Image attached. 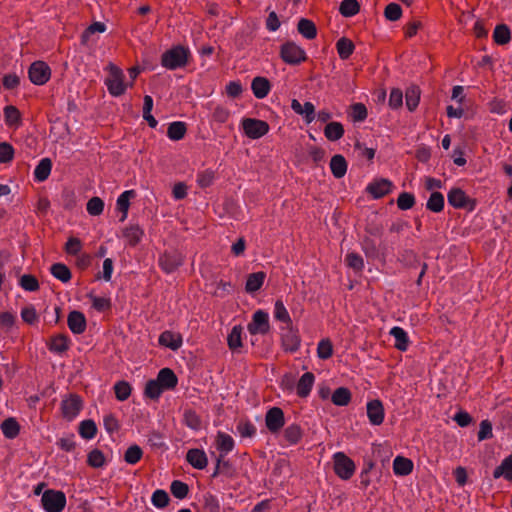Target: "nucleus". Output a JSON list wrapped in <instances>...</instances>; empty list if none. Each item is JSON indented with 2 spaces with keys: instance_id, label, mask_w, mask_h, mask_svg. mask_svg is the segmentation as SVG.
<instances>
[{
  "instance_id": "obj_34",
  "label": "nucleus",
  "mask_w": 512,
  "mask_h": 512,
  "mask_svg": "<svg viewBox=\"0 0 512 512\" xmlns=\"http://www.w3.org/2000/svg\"><path fill=\"white\" fill-rule=\"evenodd\" d=\"M2 433L6 438H15L20 431V425L14 418H7L1 424Z\"/></svg>"
},
{
  "instance_id": "obj_32",
  "label": "nucleus",
  "mask_w": 512,
  "mask_h": 512,
  "mask_svg": "<svg viewBox=\"0 0 512 512\" xmlns=\"http://www.w3.org/2000/svg\"><path fill=\"white\" fill-rule=\"evenodd\" d=\"M493 39L498 45H505L511 40V32L507 25L499 24L493 32Z\"/></svg>"
},
{
  "instance_id": "obj_52",
  "label": "nucleus",
  "mask_w": 512,
  "mask_h": 512,
  "mask_svg": "<svg viewBox=\"0 0 512 512\" xmlns=\"http://www.w3.org/2000/svg\"><path fill=\"white\" fill-rule=\"evenodd\" d=\"M184 422L189 428L193 430H199L201 427L200 416L192 409L185 410Z\"/></svg>"
},
{
  "instance_id": "obj_49",
  "label": "nucleus",
  "mask_w": 512,
  "mask_h": 512,
  "mask_svg": "<svg viewBox=\"0 0 512 512\" xmlns=\"http://www.w3.org/2000/svg\"><path fill=\"white\" fill-rule=\"evenodd\" d=\"M163 391L164 389L156 380H149L146 383L144 394L152 400H157Z\"/></svg>"
},
{
  "instance_id": "obj_59",
  "label": "nucleus",
  "mask_w": 512,
  "mask_h": 512,
  "mask_svg": "<svg viewBox=\"0 0 512 512\" xmlns=\"http://www.w3.org/2000/svg\"><path fill=\"white\" fill-rule=\"evenodd\" d=\"M415 204V197L412 193L402 192L397 199V206L401 210L411 209Z\"/></svg>"
},
{
  "instance_id": "obj_7",
  "label": "nucleus",
  "mask_w": 512,
  "mask_h": 512,
  "mask_svg": "<svg viewBox=\"0 0 512 512\" xmlns=\"http://www.w3.org/2000/svg\"><path fill=\"white\" fill-rule=\"evenodd\" d=\"M242 127L246 136L251 139L261 138L269 131V125L267 122L253 118L243 119Z\"/></svg>"
},
{
  "instance_id": "obj_29",
  "label": "nucleus",
  "mask_w": 512,
  "mask_h": 512,
  "mask_svg": "<svg viewBox=\"0 0 512 512\" xmlns=\"http://www.w3.org/2000/svg\"><path fill=\"white\" fill-rule=\"evenodd\" d=\"M324 135L330 141H337L344 135V127L340 122H330L324 128Z\"/></svg>"
},
{
  "instance_id": "obj_12",
  "label": "nucleus",
  "mask_w": 512,
  "mask_h": 512,
  "mask_svg": "<svg viewBox=\"0 0 512 512\" xmlns=\"http://www.w3.org/2000/svg\"><path fill=\"white\" fill-rule=\"evenodd\" d=\"M183 263L182 255L177 251L165 252L159 258V265L166 273H172Z\"/></svg>"
},
{
  "instance_id": "obj_54",
  "label": "nucleus",
  "mask_w": 512,
  "mask_h": 512,
  "mask_svg": "<svg viewBox=\"0 0 512 512\" xmlns=\"http://www.w3.org/2000/svg\"><path fill=\"white\" fill-rule=\"evenodd\" d=\"M20 286L26 291H37L39 289V282L37 278L30 274H24L19 281Z\"/></svg>"
},
{
  "instance_id": "obj_56",
  "label": "nucleus",
  "mask_w": 512,
  "mask_h": 512,
  "mask_svg": "<svg viewBox=\"0 0 512 512\" xmlns=\"http://www.w3.org/2000/svg\"><path fill=\"white\" fill-rule=\"evenodd\" d=\"M384 16L389 21H397L402 16V8L397 3H390L385 7Z\"/></svg>"
},
{
  "instance_id": "obj_8",
  "label": "nucleus",
  "mask_w": 512,
  "mask_h": 512,
  "mask_svg": "<svg viewBox=\"0 0 512 512\" xmlns=\"http://www.w3.org/2000/svg\"><path fill=\"white\" fill-rule=\"evenodd\" d=\"M28 76L33 84L43 85L50 79L51 69L45 62L35 61L29 67Z\"/></svg>"
},
{
  "instance_id": "obj_60",
  "label": "nucleus",
  "mask_w": 512,
  "mask_h": 512,
  "mask_svg": "<svg viewBox=\"0 0 512 512\" xmlns=\"http://www.w3.org/2000/svg\"><path fill=\"white\" fill-rule=\"evenodd\" d=\"M367 108L362 103H355L351 106V116L353 121L362 122L367 118Z\"/></svg>"
},
{
  "instance_id": "obj_26",
  "label": "nucleus",
  "mask_w": 512,
  "mask_h": 512,
  "mask_svg": "<svg viewBox=\"0 0 512 512\" xmlns=\"http://www.w3.org/2000/svg\"><path fill=\"white\" fill-rule=\"evenodd\" d=\"M413 463L410 459L397 456L393 462V470L396 475H408L412 472Z\"/></svg>"
},
{
  "instance_id": "obj_61",
  "label": "nucleus",
  "mask_w": 512,
  "mask_h": 512,
  "mask_svg": "<svg viewBox=\"0 0 512 512\" xmlns=\"http://www.w3.org/2000/svg\"><path fill=\"white\" fill-rule=\"evenodd\" d=\"M21 318L27 324H34L38 320L36 309L33 305H27L21 310Z\"/></svg>"
},
{
  "instance_id": "obj_16",
  "label": "nucleus",
  "mask_w": 512,
  "mask_h": 512,
  "mask_svg": "<svg viewBox=\"0 0 512 512\" xmlns=\"http://www.w3.org/2000/svg\"><path fill=\"white\" fill-rule=\"evenodd\" d=\"M68 327L74 334H81L86 329V318L80 311H71L67 319Z\"/></svg>"
},
{
  "instance_id": "obj_13",
  "label": "nucleus",
  "mask_w": 512,
  "mask_h": 512,
  "mask_svg": "<svg viewBox=\"0 0 512 512\" xmlns=\"http://www.w3.org/2000/svg\"><path fill=\"white\" fill-rule=\"evenodd\" d=\"M367 416L372 425H380L384 420V407L380 400L374 399L367 403Z\"/></svg>"
},
{
  "instance_id": "obj_46",
  "label": "nucleus",
  "mask_w": 512,
  "mask_h": 512,
  "mask_svg": "<svg viewBox=\"0 0 512 512\" xmlns=\"http://www.w3.org/2000/svg\"><path fill=\"white\" fill-rule=\"evenodd\" d=\"M143 456V451L138 445H131L124 453V460L128 464L138 463Z\"/></svg>"
},
{
  "instance_id": "obj_23",
  "label": "nucleus",
  "mask_w": 512,
  "mask_h": 512,
  "mask_svg": "<svg viewBox=\"0 0 512 512\" xmlns=\"http://www.w3.org/2000/svg\"><path fill=\"white\" fill-rule=\"evenodd\" d=\"M298 32L308 40H312L317 36V28L313 21L301 18L297 24Z\"/></svg>"
},
{
  "instance_id": "obj_41",
  "label": "nucleus",
  "mask_w": 512,
  "mask_h": 512,
  "mask_svg": "<svg viewBox=\"0 0 512 512\" xmlns=\"http://www.w3.org/2000/svg\"><path fill=\"white\" fill-rule=\"evenodd\" d=\"M123 235L127 239L129 245L136 246L141 240L143 231L138 225H132L123 231Z\"/></svg>"
},
{
  "instance_id": "obj_30",
  "label": "nucleus",
  "mask_w": 512,
  "mask_h": 512,
  "mask_svg": "<svg viewBox=\"0 0 512 512\" xmlns=\"http://www.w3.org/2000/svg\"><path fill=\"white\" fill-rule=\"evenodd\" d=\"M336 48H337L339 57L343 60H346L352 55V53L355 49V46H354V43L350 39H348L346 37H342L337 41Z\"/></svg>"
},
{
  "instance_id": "obj_28",
  "label": "nucleus",
  "mask_w": 512,
  "mask_h": 512,
  "mask_svg": "<svg viewBox=\"0 0 512 512\" xmlns=\"http://www.w3.org/2000/svg\"><path fill=\"white\" fill-rule=\"evenodd\" d=\"M390 334L395 339V347L400 351H406L409 345L408 335L401 327H393Z\"/></svg>"
},
{
  "instance_id": "obj_19",
  "label": "nucleus",
  "mask_w": 512,
  "mask_h": 512,
  "mask_svg": "<svg viewBox=\"0 0 512 512\" xmlns=\"http://www.w3.org/2000/svg\"><path fill=\"white\" fill-rule=\"evenodd\" d=\"M159 344L175 351L181 347L182 337L180 334L164 331L159 336Z\"/></svg>"
},
{
  "instance_id": "obj_15",
  "label": "nucleus",
  "mask_w": 512,
  "mask_h": 512,
  "mask_svg": "<svg viewBox=\"0 0 512 512\" xmlns=\"http://www.w3.org/2000/svg\"><path fill=\"white\" fill-rule=\"evenodd\" d=\"M155 380L161 385L164 391L174 389L178 383L176 374L170 368L161 369Z\"/></svg>"
},
{
  "instance_id": "obj_38",
  "label": "nucleus",
  "mask_w": 512,
  "mask_h": 512,
  "mask_svg": "<svg viewBox=\"0 0 512 512\" xmlns=\"http://www.w3.org/2000/svg\"><path fill=\"white\" fill-rule=\"evenodd\" d=\"M50 271L55 278L62 281L63 283L68 282L72 277L70 269L62 263L53 264L50 268Z\"/></svg>"
},
{
  "instance_id": "obj_27",
  "label": "nucleus",
  "mask_w": 512,
  "mask_h": 512,
  "mask_svg": "<svg viewBox=\"0 0 512 512\" xmlns=\"http://www.w3.org/2000/svg\"><path fill=\"white\" fill-rule=\"evenodd\" d=\"M4 119L8 126L18 127L21 125V114L16 106L8 105L4 108Z\"/></svg>"
},
{
  "instance_id": "obj_2",
  "label": "nucleus",
  "mask_w": 512,
  "mask_h": 512,
  "mask_svg": "<svg viewBox=\"0 0 512 512\" xmlns=\"http://www.w3.org/2000/svg\"><path fill=\"white\" fill-rule=\"evenodd\" d=\"M280 57L289 65H299L307 60L306 52L292 41H287L281 45Z\"/></svg>"
},
{
  "instance_id": "obj_48",
  "label": "nucleus",
  "mask_w": 512,
  "mask_h": 512,
  "mask_svg": "<svg viewBox=\"0 0 512 512\" xmlns=\"http://www.w3.org/2000/svg\"><path fill=\"white\" fill-rule=\"evenodd\" d=\"M333 355V344L330 339L325 338L322 339L317 346V356L326 360L329 359Z\"/></svg>"
},
{
  "instance_id": "obj_43",
  "label": "nucleus",
  "mask_w": 512,
  "mask_h": 512,
  "mask_svg": "<svg viewBox=\"0 0 512 512\" xmlns=\"http://www.w3.org/2000/svg\"><path fill=\"white\" fill-rule=\"evenodd\" d=\"M242 327L240 325L234 326L228 335L227 343L232 351H236L242 347Z\"/></svg>"
},
{
  "instance_id": "obj_20",
  "label": "nucleus",
  "mask_w": 512,
  "mask_h": 512,
  "mask_svg": "<svg viewBox=\"0 0 512 512\" xmlns=\"http://www.w3.org/2000/svg\"><path fill=\"white\" fill-rule=\"evenodd\" d=\"M282 344L286 351L294 352L299 348L300 338L292 329V325L287 326V331L282 335Z\"/></svg>"
},
{
  "instance_id": "obj_6",
  "label": "nucleus",
  "mask_w": 512,
  "mask_h": 512,
  "mask_svg": "<svg viewBox=\"0 0 512 512\" xmlns=\"http://www.w3.org/2000/svg\"><path fill=\"white\" fill-rule=\"evenodd\" d=\"M83 401L77 394H69L67 398L61 402V412L63 418L72 421L82 410Z\"/></svg>"
},
{
  "instance_id": "obj_63",
  "label": "nucleus",
  "mask_w": 512,
  "mask_h": 512,
  "mask_svg": "<svg viewBox=\"0 0 512 512\" xmlns=\"http://www.w3.org/2000/svg\"><path fill=\"white\" fill-rule=\"evenodd\" d=\"M346 263L350 268L354 269L355 271H361L364 266L363 258L357 253L347 254Z\"/></svg>"
},
{
  "instance_id": "obj_24",
  "label": "nucleus",
  "mask_w": 512,
  "mask_h": 512,
  "mask_svg": "<svg viewBox=\"0 0 512 512\" xmlns=\"http://www.w3.org/2000/svg\"><path fill=\"white\" fill-rule=\"evenodd\" d=\"M265 277L266 274L262 271L249 274L245 285L246 292L254 293L258 291L262 287Z\"/></svg>"
},
{
  "instance_id": "obj_47",
  "label": "nucleus",
  "mask_w": 512,
  "mask_h": 512,
  "mask_svg": "<svg viewBox=\"0 0 512 512\" xmlns=\"http://www.w3.org/2000/svg\"><path fill=\"white\" fill-rule=\"evenodd\" d=\"M274 317L278 321L287 324V326L292 325V320L290 318V315L281 300H277L275 302Z\"/></svg>"
},
{
  "instance_id": "obj_31",
  "label": "nucleus",
  "mask_w": 512,
  "mask_h": 512,
  "mask_svg": "<svg viewBox=\"0 0 512 512\" xmlns=\"http://www.w3.org/2000/svg\"><path fill=\"white\" fill-rule=\"evenodd\" d=\"M331 401L333 404L337 405V406H346L350 403L351 401V392L348 388L346 387H339L337 388L332 396H331Z\"/></svg>"
},
{
  "instance_id": "obj_55",
  "label": "nucleus",
  "mask_w": 512,
  "mask_h": 512,
  "mask_svg": "<svg viewBox=\"0 0 512 512\" xmlns=\"http://www.w3.org/2000/svg\"><path fill=\"white\" fill-rule=\"evenodd\" d=\"M151 501L155 507L164 508L169 504L170 498L166 491L158 489L153 493Z\"/></svg>"
},
{
  "instance_id": "obj_17",
  "label": "nucleus",
  "mask_w": 512,
  "mask_h": 512,
  "mask_svg": "<svg viewBox=\"0 0 512 512\" xmlns=\"http://www.w3.org/2000/svg\"><path fill=\"white\" fill-rule=\"evenodd\" d=\"M186 460L191 466L199 470L206 468L208 464L205 452L197 448L188 450Z\"/></svg>"
},
{
  "instance_id": "obj_57",
  "label": "nucleus",
  "mask_w": 512,
  "mask_h": 512,
  "mask_svg": "<svg viewBox=\"0 0 512 512\" xmlns=\"http://www.w3.org/2000/svg\"><path fill=\"white\" fill-rule=\"evenodd\" d=\"M203 509L205 512H220V504L218 499L207 493L203 496Z\"/></svg>"
},
{
  "instance_id": "obj_4",
  "label": "nucleus",
  "mask_w": 512,
  "mask_h": 512,
  "mask_svg": "<svg viewBox=\"0 0 512 512\" xmlns=\"http://www.w3.org/2000/svg\"><path fill=\"white\" fill-rule=\"evenodd\" d=\"M41 503L46 512H61L66 505V496L62 491L49 489L43 493Z\"/></svg>"
},
{
  "instance_id": "obj_22",
  "label": "nucleus",
  "mask_w": 512,
  "mask_h": 512,
  "mask_svg": "<svg viewBox=\"0 0 512 512\" xmlns=\"http://www.w3.org/2000/svg\"><path fill=\"white\" fill-rule=\"evenodd\" d=\"M330 169L333 176L340 179L347 172V161L342 155L336 154L330 160Z\"/></svg>"
},
{
  "instance_id": "obj_64",
  "label": "nucleus",
  "mask_w": 512,
  "mask_h": 512,
  "mask_svg": "<svg viewBox=\"0 0 512 512\" xmlns=\"http://www.w3.org/2000/svg\"><path fill=\"white\" fill-rule=\"evenodd\" d=\"M403 104V93L400 89L394 88L391 90L390 96H389V106L392 109H398Z\"/></svg>"
},
{
  "instance_id": "obj_36",
  "label": "nucleus",
  "mask_w": 512,
  "mask_h": 512,
  "mask_svg": "<svg viewBox=\"0 0 512 512\" xmlns=\"http://www.w3.org/2000/svg\"><path fill=\"white\" fill-rule=\"evenodd\" d=\"M79 434L82 438L90 440L97 434V426L92 419L83 420L79 424Z\"/></svg>"
},
{
  "instance_id": "obj_3",
  "label": "nucleus",
  "mask_w": 512,
  "mask_h": 512,
  "mask_svg": "<svg viewBox=\"0 0 512 512\" xmlns=\"http://www.w3.org/2000/svg\"><path fill=\"white\" fill-rule=\"evenodd\" d=\"M108 69L109 77L105 79L107 89L112 96H121L126 90L123 71L112 63L109 64Z\"/></svg>"
},
{
  "instance_id": "obj_10",
  "label": "nucleus",
  "mask_w": 512,
  "mask_h": 512,
  "mask_svg": "<svg viewBox=\"0 0 512 512\" xmlns=\"http://www.w3.org/2000/svg\"><path fill=\"white\" fill-rule=\"evenodd\" d=\"M252 335L266 334L269 331V316L263 310H258L253 314L252 321L247 326Z\"/></svg>"
},
{
  "instance_id": "obj_53",
  "label": "nucleus",
  "mask_w": 512,
  "mask_h": 512,
  "mask_svg": "<svg viewBox=\"0 0 512 512\" xmlns=\"http://www.w3.org/2000/svg\"><path fill=\"white\" fill-rule=\"evenodd\" d=\"M116 398L119 401H125L131 394V386L126 381H119L114 386Z\"/></svg>"
},
{
  "instance_id": "obj_50",
  "label": "nucleus",
  "mask_w": 512,
  "mask_h": 512,
  "mask_svg": "<svg viewBox=\"0 0 512 512\" xmlns=\"http://www.w3.org/2000/svg\"><path fill=\"white\" fill-rule=\"evenodd\" d=\"M87 463L93 468H101L105 464V456L99 449H93L87 456Z\"/></svg>"
},
{
  "instance_id": "obj_1",
  "label": "nucleus",
  "mask_w": 512,
  "mask_h": 512,
  "mask_svg": "<svg viewBox=\"0 0 512 512\" xmlns=\"http://www.w3.org/2000/svg\"><path fill=\"white\" fill-rule=\"evenodd\" d=\"M189 57V49L182 45H177L162 54L161 64L167 69L176 70L178 68L185 67L188 63Z\"/></svg>"
},
{
  "instance_id": "obj_9",
  "label": "nucleus",
  "mask_w": 512,
  "mask_h": 512,
  "mask_svg": "<svg viewBox=\"0 0 512 512\" xmlns=\"http://www.w3.org/2000/svg\"><path fill=\"white\" fill-rule=\"evenodd\" d=\"M448 203L457 209L468 208L470 211L475 208V200L469 198L461 188H452L447 195Z\"/></svg>"
},
{
  "instance_id": "obj_11",
  "label": "nucleus",
  "mask_w": 512,
  "mask_h": 512,
  "mask_svg": "<svg viewBox=\"0 0 512 512\" xmlns=\"http://www.w3.org/2000/svg\"><path fill=\"white\" fill-rule=\"evenodd\" d=\"M265 424L271 433H278L285 424V417L282 409L279 407L270 408L265 415Z\"/></svg>"
},
{
  "instance_id": "obj_37",
  "label": "nucleus",
  "mask_w": 512,
  "mask_h": 512,
  "mask_svg": "<svg viewBox=\"0 0 512 512\" xmlns=\"http://www.w3.org/2000/svg\"><path fill=\"white\" fill-rule=\"evenodd\" d=\"M186 131H187V128H186V124L184 122L175 121L169 125L168 130H167V136L171 140H175V141L181 140L185 136Z\"/></svg>"
},
{
  "instance_id": "obj_14",
  "label": "nucleus",
  "mask_w": 512,
  "mask_h": 512,
  "mask_svg": "<svg viewBox=\"0 0 512 512\" xmlns=\"http://www.w3.org/2000/svg\"><path fill=\"white\" fill-rule=\"evenodd\" d=\"M392 183L388 179L381 178L370 183L366 191L375 199L387 195L391 191Z\"/></svg>"
},
{
  "instance_id": "obj_42",
  "label": "nucleus",
  "mask_w": 512,
  "mask_h": 512,
  "mask_svg": "<svg viewBox=\"0 0 512 512\" xmlns=\"http://www.w3.org/2000/svg\"><path fill=\"white\" fill-rule=\"evenodd\" d=\"M217 449L221 452L228 453L234 448L233 438L223 432H218L216 437Z\"/></svg>"
},
{
  "instance_id": "obj_33",
  "label": "nucleus",
  "mask_w": 512,
  "mask_h": 512,
  "mask_svg": "<svg viewBox=\"0 0 512 512\" xmlns=\"http://www.w3.org/2000/svg\"><path fill=\"white\" fill-rule=\"evenodd\" d=\"M406 106L409 111H414L420 101V89L417 86H410L405 92Z\"/></svg>"
},
{
  "instance_id": "obj_45",
  "label": "nucleus",
  "mask_w": 512,
  "mask_h": 512,
  "mask_svg": "<svg viewBox=\"0 0 512 512\" xmlns=\"http://www.w3.org/2000/svg\"><path fill=\"white\" fill-rule=\"evenodd\" d=\"M68 338L63 334L51 338L49 349L53 352L63 353L68 349Z\"/></svg>"
},
{
  "instance_id": "obj_25",
  "label": "nucleus",
  "mask_w": 512,
  "mask_h": 512,
  "mask_svg": "<svg viewBox=\"0 0 512 512\" xmlns=\"http://www.w3.org/2000/svg\"><path fill=\"white\" fill-rule=\"evenodd\" d=\"M135 197L134 190L124 191L117 199V209L122 213L120 221L123 222L127 218L128 209L130 206V199Z\"/></svg>"
},
{
  "instance_id": "obj_21",
  "label": "nucleus",
  "mask_w": 512,
  "mask_h": 512,
  "mask_svg": "<svg viewBox=\"0 0 512 512\" xmlns=\"http://www.w3.org/2000/svg\"><path fill=\"white\" fill-rule=\"evenodd\" d=\"M315 377L311 372L304 373L299 379L296 390L299 397H307L312 389Z\"/></svg>"
},
{
  "instance_id": "obj_44",
  "label": "nucleus",
  "mask_w": 512,
  "mask_h": 512,
  "mask_svg": "<svg viewBox=\"0 0 512 512\" xmlns=\"http://www.w3.org/2000/svg\"><path fill=\"white\" fill-rule=\"evenodd\" d=\"M303 432L299 425L292 424L285 428L284 438L290 444H297L302 438Z\"/></svg>"
},
{
  "instance_id": "obj_39",
  "label": "nucleus",
  "mask_w": 512,
  "mask_h": 512,
  "mask_svg": "<svg viewBox=\"0 0 512 512\" xmlns=\"http://www.w3.org/2000/svg\"><path fill=\"white\" fill-rule=\"evenodd\" d=\"M426 207L432 212H441L444 208V196L442 193L437 191L432 192L426 203Z\"/></svg>"
},
{
  "instance_id": "obj_5",
  "label": "nucleus",
  "mask_w": 512,
  "mask_h": 512,
  "mask_svg": "<svg viewBox=\"0 0 512 512\" xmlns=\"http://www.w3.org/2000/svg\"><path fill=\"white\" fill-rule=\"evenodd\" d=\"M334 471L338 477L343 480L350 479L355 471L354 462L343 452H337L333 456Z\"/></svg>"
},
{
  "instance_id": "obj_62",
  "label": "nucleus",
  "mask_w": 512,
  "mask_h": 512,
  "mask_svg": "<svg viewBox=\"0 0 512 512\" xmlns=\"http://www.w3.org/2000/svg\"><path fill=\"white\" fill-rule=\"evenodd\" d=\"M14 148L7 142L0 143V163H8L13 159Z\"/></svg>"
},
{
  "instance_id": "obj_35",
  "label": "nucleus",
  "mask_w": 512,
  "mask_h": 512,
  "mask_svg": "<svg viewBox=\"0 0 512 512\" xmlns=\"http://www.w3.org/2000/svg\"><path fill=\"white\" fill-rule=\"evenodd\" d=\"M51 169L52 161L49 158H43L35 168V179L41 182L45 181L50 175Z\"/></svg>"
},
{
  "instance_id": "obj_40",
  "label": "nucleus",
  "mask_w": 512,
  "mask_h": 512,
  "mask_svg": "<svg viewBox=\"0 0 512 512\" xmlns=\"http://www.w3.org/2000/svg\"><path fill=\"white\" fill-rule=\"evenodd\" d=\"M360 10V4L357 0H343L339 7V12L344 17H352Z\"/></svg>"
},
{
  "instance_id": "obj_58",
  "label": "nucleus",
  "mask_w": 512,
  "mask_h": 512,
  "mask_svg": "<svg viewBox=\"0 0 512 512\" xmlns=\"http://www.w3.org/2000/svg\"><path fill=\"white\" fill-rule=\"evenodd\" d=\"M88 213L92 216H98L103 212L104 202L99 197H92L86 207Z\"/></svg>"
},
{
  "instance_id": "obj_51",
  "label": "nucleus",
  "mask_w": 512,
  "mask_h": 512,
  "mask_svg": "<svg viewBox=\"0 0 512 512\" xmlns=\"http://www.w3.org/2000/svg\"><path fill=\"white\" fill-rule=\"evenodd\" d=\"M170 490L175 498L184 499L188 495L189 487L186 483L180 480H174L171 483Z\"/></svg>"
},
{
  "instance_id": "obj_18",
  "label": "nucleus",
  "mask_w": 512,
  "mask_h": 512,
  "mask_svg": "<svg viewBox=\"0 0 512 512\" xmlns=\"http://www.w3.org/2000/svg\"><path fill=\"white\" fill-rule=\"evenodd\" d=\"M251 89L256 98L263 99L270 92L271 84L267 78L257 76L252 80Z\"/></svg>"
}]
</instances>
